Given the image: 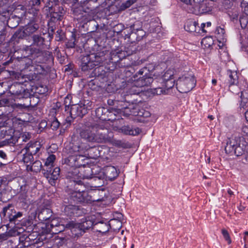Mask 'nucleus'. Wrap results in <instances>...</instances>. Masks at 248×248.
Wrapping results in <instances>:
<instances>
[{
	"label": "nucleus",
	"mask_w": 248,
	"mask_h": 248,
	"mask_svg": "<svg viewBox=\"0 0 248 248\" xmlns=\"http://www.w3.org/2000/svg\"><path fill=\"white\" fill-rule=\"evenodd\" d=\"M79 134L81 139L88 142L106 143L111 141V133L103 124H87Z\"/></svg>",
	"instance_id": "obj_1"
},
{
	"label": "nucleus",
	"mask_w": 248,
	"mask_h": 248,
	"mask_svg": "<svg viewBox=\"0 0 248 248\" xmlns=\"http://www.w3.org/2000/svg\"><path fill=\"white\" fill-rule=\"evenodd\" d=\"M71 144L70 148L72 152L84 154L85 157L93 159L104 157L108 151L106 146H90L78 138H74Z\"/></svg>",
	"instance_id": "obj_2"
},
{
	"label": "nucleus",
	"mask_w": 248,
	"mask_h": 248,
	"mask_svg": "<svg viewBox=\"0 0 248 248\" xmlns=\"http://www.w3.org/2000/svg\"><path fill=\"white\" fill-rule=\"evenodd\" d=\"M106 60L105 53L104 51L83 56L81 59V69L82 71L86 72L93 69L94 66H98L94 68L92 75L94 77H99L102 74L101 72H103V67L99 65Z\"/></svg>",
	"instance_id": "obj_3"
},
{
	"label": "nucleus",
	"mask_w": 248,
	"mask_h": 248,
	"mask_svg": "<svg viewBox=\"0 0 248 248\" xmlns=\"http://www.w3.org/2000/svg\"><path fill=\"white\" fill-rule=\"evenodd\" d=\"M72 188L71 187L68 191L69 199H65L64 202L67 203V201L71 203H91L94 201H99L100 199L93 198L91 194L88 191H85V185L82 187L75 185Z\"/></svg>",
	"instance_id": "obj_4"
},
{
	"label": "nucleus",
	"mask_w": 248,
	"mask_h": 248,
	"mask_svg": "<svg viewBox=\"0 0 248 248\" xmlns=\"http://www.w3.org/2000/svg\"><path fill=\"white\" fill-rule=\"evenodd\" d=\"M248 143L243 137L232 135L227 140L225 151L227 154L233 153L237 156L245 154L247 150Z\"/></svg>",
	"instance_id": "obj_5"
},
{
	"label": "nucleus",
	"mask_w": 248,
	"mask_h": 248,
	"mask_svg": "<svg viewBox=\"0 0 248 248\" xmlns=\"http://www.w3.org/2000/svg\"><path fill=\"white\" fill-rule=\"evenodd\" d=\"M149 70L146 67H144L139 70L133 77L136 86L141 88L144 86H148L153 84L155 86L157 81L153 79V77L147 76Z\"/></svg>",
	"instance_id": "obj_6"
},
{
	"label": "nucleus",
	"mask_w": 248,
	"mask_h": 248,
	"mask_svg": "<svg viewBox=\"0 0 248 248\" xmlns=\"http://www.w3.org/2000/svg\"><path fill=\"white\" fill-rule=\"evenodd\" d=\"M196 81L193 75L183 76L178 78L176 86L178 90L182 93H186L191 91L195 86Z\"/></svg>",
	"instance_id": "obj_7"
},
{
	"label": "nucleus",
	"mask_w": 248,
	"mask_h": 248,
	"mask_svg": "<svg viewBox=\"0 0 248 248\" xmlns=\"http://www.w3.org/2000/svg\"><path fill=\"white\" fill-rule=\"evenodd\" d=\"M46 7L48 8L50 15V23L55 22L62 20L64 14V10L62 7L57 6L55 3V6L52 2H48Z\"/></svg>",
	"instance_id": "obj_8"
},
{
	"label": "nucleus",
	"mask_w": 248,
	"mask_h": 248,
	"mask_svg": "<svg viewBox=\"0 0 248 248\" xmlns=\"http://www.w3.org/2000/svg\"><path fill=\"white\" fill-rule=\"evenodd\" d=\"M12 207V206L11 205L3 207L1 214L3 217H6L7 216L9 221L15 224L16 221L20 220L23 214L21 212H16L15 210L11 209Z\"/></svg>",
	"instance_id": "obj_9"
},
{
	"label": "nucleus",
	"mask_w": 248,
	"mask_h": 248,
	"mask_svg": "<svg viewBox=\"0 0 248 248\" xmlns=\"http://www.w3.org/2000/svg\"><path fill=\"white\" fill-rule=\"evenodd\" d=\"M84 154L71 155L67 158L66 163L71 167L79 168L85 166L87 163Z\"/></svg>",
	"instance_id": "obj_10"
},
{
	"label": "nucleus",
	"mask_w": 248,
	"mask_h": 248,
	"mask_svg": "<svg viewBox=\"0 0 248 248\" xmlns=\"http://www.w3.org/2000/svg\"><path fill=\"white\" fill-rule=\"evenodd\" d=\"M78 173L79 170L76 168L73 171L68 172L67 178L70 180V184L68 187L72 188L76 186L75 185H77V186L82 187L85 185L84 182L81 180V176L78 175Z\"/></svg>",
	"instance_id": "obj_11"
},
{
	"label": "nucleus",
	"mask_w": 248,
	"mask_h": 248,
	"mask_svg": "<svg viewBox=\"0 0 248 248\" xmlns=\"http://www.w3.org/2000/svg\"><path fill=\"white\" fill-rule=\"evenodd\" d=\"M39 29L37 24L30 23L23 27V29L17 32V36L19 38H24L31 35Z\"/></svg>",
	"instance_id": "obj_12"
},
{
	"label": "nucleus",
	"mask_w": 248,
	"mask_h": 248,
	"mask_svg": "<svg viewBox=\"0 0 248 248\" xmlns=\"http://www.w3.org/2000/svg\"><path fill=\"white\" fill-rule=\"evenodd\" d=\"M3 131H1V139H3L6 138V136L10 137V138L6 139V142L9 145H13L15 144L16 142H18V140L17 139L16 137L12 136L11 134L13 133V130L12 129L10 128L9 127L7 126H0V130H2Z\"/></svg>",
	"instance_id": "obj_13"
},
{
	"label": "nucleus",
	"mask_w": 248,
	"mask_h": 248,
	"mask_svg": "<svg viewBox=\"0 0 248 248\" xmlns=\"http://www.w3.org/2000/svg\"><path fill=\"white\" fill-rule=\"evenodd\" d=\"M87 113V109L84 105L75 104L73 105L70 109V114L72 117L74 118L77 117H82Z\"/></svg>",
	"instance_id": "obj_14"
},
{
	"label": "nucleus",
	"mask_w": 248,
	"mask_h": 248,
	"mask_svg": "<svg viewBox=\"0 0 248 248\" xmlns=\"http://www.w3.org/2000/svg\"><path fill=\"white\" fill-rule=\"evenodd\" d=\"M23 86L22 83L19 82L13 83L9 88L10 93L17 97H23L22 93L25 91Z\"/></svg>",
	"instance_id": "obj_15"
},
{
	"label": "nucleus",
	"mask_w": 248,
	"mask_h": 248,
	"mask_svg": "<svg viewBox=\"0 0 248 248\" xmlns=\"http://www.w3.org/2000/svg\"><path fill=\"white\" fill-rule=\"evenodd\" d=\"M124 109V113L127 115H131L133 116H139L140 111V107L137 104H129L128 106L121 105V108H118V109Z\"/></svg>",
	"instance_id": "obj_16"
},
{
	"label": "nucleus",
	"mask_w": 248,
	"mask_h": 248,
	"mask_svg": "<svg viewBox=\"0 0 248 248\" xmlns=\"http://www.w3.org/2000/svg\"><path fill=\"white\" fill-rule=\"evenodd\" d=\"M103 173L106 179L110 181L114 180L118 176L117 169L112 166L105 167Z\"/></svg>",
	"instance_id": "obj_17"
},
{
	"label": "nucleus",
	"mask_w": 248,
	"mask_h": 248,
	"mask_svg": "<svg viewBox=\"0 0 248 248\" xmlns=\"http://www.w3.org/2000/svg\"><path fill=\"white\" fill-rule=\"evenodd\" d=\"M41 146L40 143L38 141L30 142L27 145L25 148L22 150L21 152L26 151L32 155H35L39 152Z\"/></svg>",
	"instance_id": "obj_18"
},
{
	"label": "nucleus",
	"mask_w": 248,
	"mask_h": 248,
	"mask_svg": "<svg viewBox=\"0 0 248 248\" xmlns=\"http://www.w3.org/2000/svg\"><path fill=\"white\" fill-rule=\"evenodd\" d=\"M60 225L56 219L51 220L50 224L46 225V233L47 235H51V233L57 234L61 232V230L57 229V228L60 227Z\"/></svg>",
	"instance_id": "obj_19"
},
{
	"label": "nucleus",
	"mask_w": 248,
	"mask_h": 248,
	"mask_svg": "<svg viewBox=\"0 0 248 248\" xmlns=\"http://www.w3.org/2000/svg\"><path fill=\"white\" fill-rule=\"evenodd\" d=\"M119 131L125 135L136 136L139 135L141 130L139 127H133L129 125H124L119 129Z\"/></svg>",
	"instance_id": "obj_20"
},
{
	"label": "nucleus",
	"mask_w": 248,
	"mask_h": 248,
	"mask_svg": "<svg viewBox=\"0 0 248 248\" xmlns=\"http://www.w3.org/2000/svg\"><path fill=\"white\" fill-rule=\"evenodd\" d=\"M185 29L186 31L190 32H200V26H198V23L194 20L189 19L187 20L185 25Z\"/></svg>",
	"instance_id": "obj_21"
},
{
	"label": "nucleus",
	"mask_w": 248,
	"mask_h": 248,
	"mask_svg": "<svg viewBox=\"0 0 248 248\" xmlns=\"http://www.w3.org/2000/svg\"><path fill=\"white\" fill-rule=\"evenodd\" d=\"M211 11V7L209 6V2L207 0H204L198 9L194 12L196 15H201L207 13Z\"/></svg>",
	"instance_id": "obj_22"
},
{
	"label": "nucleus",
	"mask_w": 248,
	"mask_h": 248,
	"mask_svg": "<svg viewBox=\"0 0 248 248\" xmlns=\"http://www.w3.org/2000/svg\"><path fill=\"white\" fill-rule=\"evenodd\" d=\"M52 216V212L49 208L42 209L39 213L38 217L41 221H46L49 219Z\"/></svg>",
	"instance_id": "obj_23"
},
{
	"label": "nucleus",
	"mask_w": 248,
	"mask_h": 248,
	"mask_svg": "<svg viewBox=\"0 0 248 248\" xmlns=\"http://www.w3.org/2000/svg\"><path fill=\"white\" fill-rule=\"evenodd\" d=\"M93 229L100 233H105L109 231V225L107 223L99 222L94 224Z\"/></svg>",
	"instance_id": "obj_24"
},
{
	"label": "nucleus",
	"mask_w": 248,
	"mask_h": 248,
	"mask_svg": "<svg viewBox=\"0 0 248 248\" xmlns=\"http://www.w3.org/2000/svg\"><path fill=\"white\" fill-rule=\"evenodd\" d=\"M227 72L228 74L229 75V89L231 92H233L232 87L233 85H236L238 83L237 74L236 72H232L230 70L228 71Z\"/></svg>",
	"instance_id": "obj_25"
},
{
	"label": "nucleus",
	"mask_w": 248,
	"mask_h": 248,
	"mask_svg": "<svg viewBox=\"0 0 248 248\" xmlns=\"http://www.w3.org/2000/svg\"><path fill=\"white\" fill-rule=\"evenodd\" d=\"M93 225V222L92 220L85 218L84 221L78 224V228L85 232L86 230L90 229Z\"/></svg>",
	"instance_id": "obj_26"
},
{
	"label": "nucleus",
	"mask_w": 248,
	"mask_h": 248,
	"mask_svg": "<svg viewBox=\"0 0 248 248\" xmlns=\"http://www.w3.org/2000/svg\"><path fill=\"white\" fill-rule=\"evenodd\" d=\"M121 98L118 100V101L116 102L117 103L123 102H126L129 103V104H132L134 103L135 100L132 99V95L127 93L125 92H124L121 94Z\"/></svg>",
	"instance_id": "obj_27"
},
{
	"label": "nucleus",
	"mask_w": 248,
	"mask_h": 248,
	"mask_svg": "<svg viewBox=\"0 0 248 248\" xmlns=\"http://www.w3.org/2000/svg\"><path fill=\"white\" fill-rule=\"evenodd\" d=\"M154 76L155 77V79L157 78L158 77L159 80L163 82L174 79V72L171 70H168L165 72L162 76L160 77L159 75L156 76L155 74L154 75Z\"/></svg>",
	"instance_id": "obj_28"
},
{
	"label": "nucleus",
	"mask_w": 248,
	"mask_h": 248,
	"mask_svg": "<svg viewBox=\"0 0 248 248\" xmlns=\"http://www.w3.org/2000/svg\"><path fill=\"white\" fill-rule=\"evenodd\" d=\"M32 45L37 46L39 47H44L45 45V39L41 36V35L38 34H34L32 36Z\"/></svg>",
	"instance_id": "obj_29"
},
{
	"label": "nucleus",
	"mask_w": 248,
	"mask_h": 248,
	"mask_svg": "<svg viewBox=\"0 0 248 248\" xmlns=\"http://www.w3.org/2000/svg\"><path fill=\"white\" fill-rule=\"evenodd\" d=\"M67 203H69L68 201ZM64 211L67 216H71L74 215L78 209L77 206L73 204V203L71 202H69V204L64 205Z\"/></svg>",
	"instance_id": "obj_30"
},
{
	"label": "nucleus",
	"mask_w": 248,
	"mask_h": 248,
	"mask_svg": "<svg viewBox=\"0 0 248 248\" xmlns=\"http://www.w3.org/2000/svg\"><path fill=\"white\" fill-rule=\"evenodd\" d=\"M134 82L132 84V85L130 88H127L125 89V92L130 94L131 95H137L139 94L140 93H141L142 90L140 89V87L138 86H136L135 81L134 80Z\"/></svg>",
	"instance_id": "obj_31"
},
{
	"label": "nucleus",
	"mask_w": 248,
	"mask_h": 248,
	"mask_svg": "<svg viewBox=\"0 0 248 248\" xmlns=\"http://www.w3.org/2000/svg\"><path fill=\"white\" fill-rule=\"evenodd\" d=\"M42 169V165L39 160H36L32 163L31 165H27V170H29L32 171L38 172Z\"/></svg>",
	"instance_id": "obj_32"
},
{
	"label": "nucleus",
	"mask_w": 248,
	"mask_h": 248,
	"mask_svg": "<svg viewBox=\"0 0 248 248\" xmlns=\"http://www.w3.org/2000/svg\"><path fill=\"white\" fill-rule=\"evenodd\" d=\"M204 0H191L190 3L188 4L190 12L192 13H194L196 10L198 9L199 6L203 2Z\"/></svg>",
	"instance_id": "obj_33"
},
{
	"label": "nucleus",
	"mask_w": 248,
	"mask_h": 248,
	"mask_svg": "<svg viewBox=\"0 0 248 248\" xmlns=\"http://www.w3.org/2000/svg\"><path fill=\"white\" fill-rule=\"evenodd\" d=\"M23 156L22 160L26 164V166L27 167V165H31L33 160V155L25 151Z\"/></svg>",
	"instance_id": "obj_34"
},
{
	"label": "nucleus",
	"mask_w": 248,
	"mask_h": 248,
	"mask_svg": "<svg viewBox=\"0 0 248 248\" xmlns=\"http://www.w3.org/2000/svg\"><path fill=\"white\" fill-rule=\"evenodd\" d=\"M76 35L75 34L72 33L71 37L69 39L65 44L66 46L68 48H74L76 45Z\"/></svg>",
	"instance_id": "obj_35"
},
{
	"label": "nucleus",
	"mask_w": 248,
	"mask_h": 248,
	"mask_svg": "<svg viewBox=\"0 0 248 248\" xmlns=\"http://www.w3.org/2000/svg\"><path fill=\"white\" fill-rule=\"evenodd\" d=\"M126 240V237L125 236H123L122 238L116 237L115 238L116 245L119 248H124L125 247Z\"/></svg>",
	"instance_id": "obj_36"
},
{
	"label": "nucleus",
	"mask_w": 248,
	"mask_h": 248,
	"mask_svg": "<svg viewBox=\"0 0 248 248\" xmlns=\"http://www.w3.org/2000/svg\"><path fill=\"white\" fill-rule=\"evenodd\" d=\"M138 24H139V22H136L133 25L131 26V29L132 30L131 35L134 36L135 34H136L137 32L139 31L140 35V36L139 37V38H140L144 35V32L142 30L139 29V28H135V26L137 25Z\"/></svg>",
	"instance_id": "obj_37"
},
{
	"label": "nucleus",
	"mask_w": 248,
	"mask_h": 248,
	"mask_svg": "<svg viewBox=\"0 0 248 248\" xmlns=\"http://www.w3.org/2000/svg\"><path fill=\"white\" fill-rule=\"evenodd\" d=\"M163 85L162 86L164 87L167 92L169 93L170 89H171L175 85V79H171L162 82Z\"/></svg>",
	"instance_id": "obj_38"
},
{
	"label": "nucleus",
	"mask_w": 248,
	"mask_h": 248,
	"mask_svg": "<svg viewBox=\"0 0 248 248\" xmlns=\"http://www.w3.org/2000/svg\"><path fill=\"white\" fill-rule=\"evenodd\" d=\"M53 237V238L51 239L50 241L53 242L54 245L59 246L62 245L64 243L63 238L59 237L57 235H55Z\"/></svg>",
	"instance_id": "obj_39"
},
{
	"label": "nucleus",
	"mask_w": 248,
	"mask_h": 248,
	"mask_svg": "<svg viewBox=\"0 0 248 248\" xmlns=\"http://www.w3.org/2000/svg\"><path fill=\"white\" fill-rule=\"evenodd\" d=\"M53 166H46L45 165L44 167L42 166V170L43 173H44V176L48 178L50 177V174L52 171V168Z\"/></svg>",
	"instance_id": "obj_40"
},
{
	"label": "nucleus",
	"mask_w": 248,
	"mask_h": 248,
	"mask_svg": "<svg viewBox=\"0 0 248 248\" xmlns=\"http://www.w3.org/2000/svg\"><path fill=\"white\" fill-rule=\"evenodd\" d=\"M56 159L55 155H50L46 159V161L45 163V165L46 166H53L54 161Z\"/></svg>",
	"instance_id": "obj_41"
},
{
	"label": "nucleus",
	"mask_w": 248,
	"mask_h": 248,
	"mask_svg": "<svg viewBox=\"0 0 248 248\" xmlns=\"http://www.w3.org/2000/svg\"><path fill=\"white\" fill-rule=\"evenodd\" d=\"M115 145L118 147L123 148H128L130 147V145L128 142H125L120 140H116L115 142Z\"/></svg>",
	"instance_id": "obj_42"
},
{
	"label": "nucleus",
	"mask_w": 248,
	"mask_h": 248,
	"mask_svg": "<svg viewBox=\"0 0 248 248\" xmlns=\"http://www.w3.org/2000/svg\"><path fill=\"white\" fill-rule=\"evenodd\" d=\"M16 244H13L12 240H8L3 242L0 246V248H15Z\"/></svg>",
	"instance_id": "obj_43"
},
{
	"label": "nucleus",
	"mask_w": 248,
	"mask_h": 248,
	"mask_svg": "<svg viewBox=\"0 0 248 248\" xmlns=\"http://www.w3.org/2000/svg\"><path fill=\"white\" fill-rule=\"evenodd\" d=\"M153 93L156 95H160L161 94H168V93L167 92L164 87H156L154 89Z\"/></svg>",
	"instance_id": "obj_44"
},
{
	"label": "nucleus",
	"mask_w": 248,
	"mask_h": 248,
	"mask_svg": "<svg viewBox=\"0 0 248 248\" xmlns=\"http://www.w3.org/2000/svg\"><path fill=\"white\" fill-rule=\"evenodd\" d=\"M60 169L56 167L54 169L53 171L51 172L50 177H53V180H57L60 175Z\"/></svg>",
	"instance_id": "obj_45"
},
{
	"label": "nucleus",
	"mask_w": 248,
	"mask_h": 248,
	"mask_svg": "<svg viewBox=\"0 0 248 248\" xmlns=\"http://www.w3.org/2000/svg\"><path fill=\"white\" fill-rule=\"evenodd\" d=\"M221 233L225 240L227 241L228 244H230L232 243V240L229 233V232L225 229H222L221 230Z\"/></svg>",
	"instance_id": "obj_46"
},
{
	"label": "nucleus",
	"mask_w": 248,
	"mask_h": 248,
	"mask_svg": "<svg viewBox=\"0 0 248 248\" xmlns=\"http://www.w3.org/2000/svg\"><path fill=\"white\" fill-rule=\"evenodd\" d=\"M150 116L151 113L149 111L146 110L143 108H141L140 109L138 116L142 117L143 118H148Z\"/></svg>",
	"instance_id": "obj_47"
},
{
	"label": "nucleus",
	"mask_w": 248,
	"mask_h": 248,
	"mask_svg": "<svg viewBox=\"0 0 248 248\" xmlns=\"http://www.w3.org/2000/svg\"><path fill=\"white\" fill-rule=\"evenodd\" d=\"M30 238L29 236L25 237V235H22L20 236L19 238V241L21 243H23V245L25 247H28L29 244H27L26 243L29 242V240H30Z\"/></svg>",
	"instance_id": "obj_48"
},
{
	"label": "nucleus",
	"mask_w": 248,
	"mask_h": 248,
	"mask_svg": "<svg viewBox=\"0 0 248 248\" xmlns=\"http://www.w3.org/2000/svg\"><path fill=\"white\" fill-rule=\"evenodd\" d=\"M60 124L57 119L55 118L54 120L51 122L50 127L53 130H57L59 128Z\"/></svg>",
	"instance_id": "obj_49"
},
{
	"label": "nucleus",
	"mask_w": 248,
	"mask_h": 248,
	"mask_svg": "<svg viewBox=\"0 0 248 248\" xmlns=\"http://www.w3.org/2000/svg\"><path fill=\"white\" fill-rule=\"evenodd\" d=\"M248 102V93H246V97L242 98V99L241 101L240 106L241 108H246L247 107V104Z\"/></svg>",
	"instance_id": "obj_50"
},
{
	"label": "nucleus",
	"mask_w": 248,
	"mask_h": 248,
	"mask_svg": "<svg viewBox=\"0 0 248 248\" xmlns=\"http://www.w3.org/2000/svg\"><path fill=\"white\" fill-rule=\"evenodd\" d=\"M104 110V108H96L95 110V114L96 116L101 119Z\"/></svg>",
	"instance_id": "obj_51"
},
{
	"label": "nucleus",
	"mask_w": 248,
	"mask_h": 248,
	"mask_svg": "<svg viewBox=\"0 0 248 248\" xmlns=\"http://www.w3.org/2000/svg\"><path fill=\"white\" fill-rule=\"evenodd\" d=\"M137 0H128L125 3H123L124 6L125 8L129 7L132 4L134 3Z\"/></svg>",
	"instance_id": "obj_52"
},
{
	"label": "nucleus",
	"mask_w": 248,
	"mask_h": 248,
	"mask_svg": "<svg viewBox=\"0 0 248 248\" xmlns=\"http://www.w3.org/2000/svg\"><path fill=\"white\" fill-rule=\"evenodd\" d=\"M41 3V0H31L30 4L31 6H38Z\"/></svg>",
	"instance_id": "obj_53"
},
{
	"label": "nucleus",
	"mask_w": 248,
	"mask_h": 248,
	"mask_svg": "<svg viewBox=\"0 0 248 248\" xmlns=\"http://www.w3.org/2000/svg\"><path fill=\"white\" fill-rule=\"evenodd\" d=\"M9 101L8 99L4 98L0 100V107L2 106H5L9 105Z\"/></svg>",
	"instance_id": "obj_54"
},
{
	"label": "nucleus",
	"mask_w": 248,
	"mask_h": 248,
	"mask_svg": "<svg viewBox=\"0 0 248 248\" xmlns=\"http://www.w3.org/2000/svg\"><path fill=\"white\" fill-rule=\"evenodd\" d=\"M78 10H79L80 11H82L84 12V13H88V12H89L90 9L87 8V10H86L83 6H81V7H79V8H78V9H75L74 12L75 13H77V12H78Z\"/></svg>",
	"instance_id": "obj_55"
},
{
	"label": "nucleus",
	"mask_w": 248,
	"mask_h": 248,
	"mask_svg": "<svg viewBox=\"0 0 248 248\" xmlns=\"http://www.w3.org/2000/svg\"><path fill=\"white\" fill-rule=\"evenodd\" d=\"M242 132L244 136L247 135L248 134V127L246 125H243L242 127Z\"/></svg>",
	"instance_id": "obj_56"
},
{
	"label": "nucleus",
	"mask_w": 248,
	"mask_h": 248,
	"mask_svg": "<svg viewBox=\"0 0 248 248\" xmlns=\"http://www.w3.org/2000/svg\"><path fill=\"white\" fill-rule=\"evenodd\" d=\"M117 101H115L114 102H113V101L112 100H109L108 101V103L109 105H115V104H117L118 106H117V107L119 108H121V105H123L122 104H121V103H117L116 102H117Z\"/></svg>",
	"instance_id": "obj_57"
},
{
	"label": "nucleus",
	"mask_w": 248,
	"mask_h": 248,
	"mask_svg": "<svg viewBox=\"0 0 248 248\" xmlns=\"http://www.w3.org/2000/svg\"><path fill=\"white\" fill-rule=\"evenodd\" d=\"M244 155V156L242 159V162L244 164H248V154Z\"/></svg>",
	"instance_id": "obj_58"
},
{
	"label": "nucleus",
	"mask_w": 248,
	"mask_h": 248,
	"mask_svg": "<svg viewBox=\"0 0 248 248\" xmlns=\"http://www.w3.org/2000/svg\"><path fill=\"white\" fill-rule=\"evenodd\" d=\"M205 26V24L202 23L201 24V27H200V28H201L200 31H202V32H206L207 31L204 29Z\"/></svg>",
	"instance_id": "obj_59"
},
{
	"label": "nucleus",
	"mask_w": 248,
	"mask_h": 248,
	"mask_svg": "<svg viewBox=\"0 0 248 248\" xmlns=\"http://www.w3.org/2000/svg\"><path fill=\"white\" fill-rule=\"evenodd\" d=\"M6 156V155L5 153L2 151L0 150V157H2V158H5Z\"/></svg>",
	"instance_id": "obj_60"
},
{
	"label": "nucleus",
	"mask_w": 248,
	"mask_h": 248,
	"mask_svg": "<svg viewBox=\"0 0 248 248\" xmlns=\"http://www.w3.org/2000/svg\"><path fill=\"white\" fill-rule=\"evenodd\" d=\"M49 178H50V179H49V183H50L52 185H53V184H55V181H56V180H53V177H49Z\"/></svg>",
	"instance_id": "obj_61"
},
{
	"label": "nucleus",
	"mask_w": 248,
	"mask_h": 248,
	"mask_svg": "<svg viewBox=\"0 0 248 248\" xmlns=\"http://www.w3.org/2000/svg\"><path fill=\"white\" fill-rule=\"evenodd\" d=\"M217 31L219 33H221L222 34L224 33V30L222 28H219L217 29Z\"/></svg>",
	"instance_id": "obj_62"
},
{
	"label": "nucleus",
	"mask_w": 248,
	"mask_h": 248,
	"mask_svg": "<svg viewBox=\"0 0 248 248\" xmlns=\"http://www.w3.org/2000/svg\"><path fill=\"white\" fill-rule=\"evenodd\" d=\"M31 223H32L30 219H27V221L25 223V225L30 226Z\"/></svg>",
	"instance_id": "obj_63"
},
{
	"label": "nucleus",
	"mask_w": 248,
	"mask_h": 248,
	"mask_svg": "<svg viewBox=\"0 0 248 248\" xmlns=\"http://www.w3.org/2000/svg\"><path fill=\"white\" fill-rule=\"evenodd\" d=\"M245 118L247 122H248V109L246 111L245 113Z\"/></svg>",
	"instance_id": "obj_64"
}]
</instances>
